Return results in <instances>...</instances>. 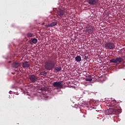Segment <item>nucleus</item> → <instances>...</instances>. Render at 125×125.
Here are the masks:
<instances>
[{"instance_id":"obj_1","label":"nucleus","mask_w":125,"mask_h":125,"mask_svg":"<svg viewBox=\"0 0 125 125\" xmlns=\"http://www.w3.org/2000/svg\"><path fill=\"white\" fill-rule=\"evenodd\" d=\"M111 106L113 107L112 108H109L107 109L106 111V113L107 115H111L112 113H116V114H118V113H121V109H120V107L118 106L117 104V102L116 100H114L110 102Z\"/></svg>"},{"instance_id":"obj_2","label":"nucleus","mask_w":125,"mask_h":125,"mask_svg":"<svg viewBox=\"0 0 125 125\" xmlns=\"http://www.w3.org/2000/svg\"><path fill=\"white\" fill-rule=\"evenodd\" d=\"M55 65H56L55 61L52 59V57H51V59L48 60L45 62L44 68L46 70L50 71L55 68Z\"/></svg>"},{"instance_id":"obj_3","label":"nucleus","mask_w":125,"mask_h":125,"mask_svg":"<svg viewBox=\"0 0 125 125\" xmlns=\"http://www.w3.org/2000/svg\"><path fill=\"white\" fill-rule=\"evenodd\" d=\"M104 46L106 49H115L116 48V45L112 42H106Z\"/></svg>"},{"instance_id":"obj_4","label":"nucleus","mask_w":125,"mask_h":125,"mask_svg":"<svg viewBox=\"0 0 125 125\" xmlns=\"http://www.w3.org/2000/svg\"><path fill=\"white\" fill-rule=\"evenodd\" d=\"M28 79L30 80V82L31 83H35L36 82H38V78L37 76H36L35 75H29L28 76Z\"/></svg>"},{"instance_id":"obj_5","label":"nucleus","mask_w":125,"mask_h":125,"mask_svg":"<svg viewBox=\"0 0 125 125\" xmlns=\"http://www.w3.org/2000/svg\"><path fill=\"white\" fill-rule=\"evenodd\" d=\"M53 85L54 87H57V88H62L63 86V85H62V81L54 82L53 83Z\"/></svg>"},{"instance_id":"obj_6","label":"nucleus","mask_w":125,"mask_h":125,"mask_svg":"<svg viewBox=\"0 0 125 125\" xmlns=\"http://www.w3.org/2000/svg\"><path fill=\"white\" fill-rule=\"evenodd\" d=\"M86 32L88 34H92L93 33V27L92 26H86Z\"/></svg>"},{"instance_id":"obj_7","label":"nucleus","mask_w":125,"mask_h":125,"mask_svg":"<svg viewBox=\"0 0 125 125\" xmlns=\"http://www.w3.org/2000/svg\"><path fill=\"white\" fill-rule=\"evenodd\" d=\"M88 2L91 5H96L98 3V0H88Z\"/></svg>"},{"instance_id":"obj_8","label":"nucleus","mask_w":125,"mask_h":125,"mask_svg":"<svg viewBox=\"0 0 125 125\" xmlns=\"http://www.w3.org/2000/svg\"><path fill=\"white\" fill-rule=\"evenodd\" d=\"M57 15L58 17H62L65 15V11L62 10H60L57 12Z\"/></svg>"},{"instance_id":"obj_9","label":"nucleus","mask_w":125,"mask_h":125,"mask_svg":"<svg viewBox=\"0 0 125 125\" xmlns=\"http://www.w3.org/2000/svg\"><path fill=\"white\" fill-rule=\"evenodd\" d=\"M22 67L25 69V68H29L30 67V63L28 62L25 61L22 62Z\"/></svg>"},{"instance_id":"obj_10","label":"nucleus","mask_w":125,"mask_h":125,"mask_svg":"<svg viewBox=\"0 0 125 125\" xmlns=\"http://www.w3.org/2000/svg\"><path fill=\"white\" fill-rule=\"evenodd\" d=\"M20 66V62H15L12 64V67L13 68H18Z\"/></svg>"},{"instance_id":"obj_11","label":"nucleus","mask_w":125,"mask_h":125,"mask_svg":"<svg viewBox=\"0 0 125 125\" xmlns=\"http://www.w3.org/2000/svg\"><path fill=\"white\" fill-rule=\"evenodd\" d=\"M57 25V22H52V23L45 25V27H54V26H56Z\"/></svg>"},{"instance_id":"obj_12","label":"nucleus","mask_w":125,"mask_h":125,"mask_svg":"<svg viewBox=\"0 0 125 125\" xmlns=\"http://www.w3.org/2000/svg\"><path fill=\"white\" fill-rule=\"evenodd\" d=\"M75 61L76 62H81L82 61V58L80 56H77L75 58Z\"/></svg>"},{"instance_id":"obj_13","label":"nucleus","mask_w":125,"mask_h":125,"mask_svg":"<svg viewBox=\"0 0 125 125\" xmlns=\"http://www.w3.org/2000/svg\"><path fill=\"white\" fill-rule=\"evenodd\" d=\"M85 81H86V82H91V81H92V78H91L90 76H86Z\"/></svg>"},{"instance_id":"obj_14","label":"nucleus","mask_w":125,"mask_h":125,"mask_svg":"<svg viewBox=\"0 0 125 125\" xmlns=\"http://www.w3.org/2000/svg\"><path fill=\"white\" fill-rule=\"evenodd\" d=\"M116 62L117 63H121V62H123V58L121 57L116 58Z\"/></svg>"},{"instance_id":"obj_15","label":"nucleus","mask_w":125,"mask_h":125,"mask_svg":"<svg viewBox=\"0 0 125 125\" xmlns=\"http://www.w3.org/2000/svg\"><path fill=\"white\" fill-rule=\"evenodd\" d=\"M62 69V68H61V66H57L55 68L54 71L55 72H59Z\"/></svg>"},{"instance_id":"obj_16","label":"nucleus","mask_w":125,"mask_h":125,"mask_svg":"<svg viewBox=\"0 0 125 125\" xmlns=\"http://www.w3.org/2000/svg\"><path fill=\"white\" fill-rule=\"evenodd\" d=\"M31 41L32 43H34L35 44L38 42V39L36 38H32Z\"/></svg>"},{"instance_id":"obj_17","label":"nucleus","mask_w":125,"mask_h":125,"mask_svg":"<svg viewBox=\"0 0 125 125\" xmlns=\"http://www.w3.org/2000/svg\"><path fill=\"white\" fill-rule=\"evenodd\" d=\"M110 62L111 63H117V59H113L110 60Z\"/></svg>"},{"instance_id":"obj_18","label":"nucleus","mask_w":125,"mask_h":125,"mask_svg":"<svg viewBox=\"0 0 125 125\" xmlns=\"http://www.w3.org/2000/svg\"><path fill=\"white\" fill-rule=\"evenodd\" d=\"M46 74H47V73H46V72L45 71L40 72V75H41L42 76H46Z\"/></svg>"},{"instance_id":"obj_19","label":"nucleus","mask_w":125,"mask_h":125,"mask_svg":"<svg viewBox=\"0 0 125 125\" xmlns=\"http://www.w3.org/2000/svg\"><path fill=\"white\" fill-rule=\"evenodd\" d=\"M27 37H28V38H32V37H33V34L31 33H28L27 34Z\"/></svg>"},{"instance_id":"obj_20","label":"nucleus","mask_w":125,"mask_h":125,"mask_svg":"<svg viewBox=\"0 0 125 125\" xmlns=\"http://www.w3.org/2000/svg\"><path fill=\"white\" fill-rule=\"evenodd\" d=\"M41 90H42V91H45V90H46V88H45V87H42L41 88Z\"/></svg>"},{"instance_id":"obj_21","label":"nucleus","mask_w":125,"mask_h":125,"mask_svg":"<svg viewBox=\"0 0 125 125\" xmlns=\"http://www.w3.org/2000/svg\"><path fill=\"white\" fill-rule=\"evenodd\" d=\"M83 84L85 85V86H86V85H88V83L86 82H84Z\"/></svg>"},{"instance_id":"obj_22","label":"nucleus","mask_w":125,"mask_h":125,"mask_svg":"<svg viewBox=\"0 0 125 125\" xmlns=\"http://www.w3.org/2000/svg\"><path fill=\"white\" fill-rule=\"evenodd\" d=\"M13 93V92H12V91H9L10 94H12Z\"/></svg>"},{"instance_id":"obj_23","label":"nucleus","mask_w":125,"mask_h":125,"mask_svg":"<svg viewBox=\"0 0 125 125\" xmlns=\"http://www.w3.org/2000/svg\"><path fill=\"white\" fill-rule=\"evenodd\" d=\"M9 63H11V61H9Z\"/></svg>"}]
</instances>
